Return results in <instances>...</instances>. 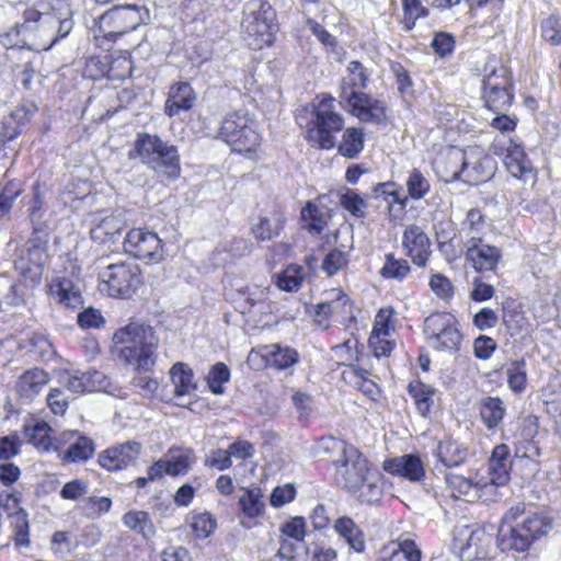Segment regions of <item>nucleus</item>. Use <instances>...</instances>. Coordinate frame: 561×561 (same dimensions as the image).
<instances>
[{
	"label": "nucleus",
	"instance_id": "bb28decb",
	"mask_svg": "<svg viewBox=\"0 0 561 561\" xmlns=\"http://www.w3.org/2000/svg\"><path fill=\"white\" fill-rule=\"evenodd\" d=\"M477 405L484 426L490 431L497 428L506 414L504 402L499 397H483Z\"/></svg>",
	"mask_w": 561,
	"mask_h": 561
},
{
	"label": "nucleus",
	"instance_id": "72a5a7b5",
	"mask_svg": "<svg viewBox=\"0 0 561 561\" xmlns=\"http://www.w3.org/2000/svg\"><path fill=\"white\" fill-rule=\"evenodd\" d=\"M453 323H456V318L448 312H434L426 317L423 332L430 345L432 346L435 342L439 341V337Z\"/></svg>",
	"mask_w": 561,
	"mask_h": 561
},
{
	"label": "nucleus",
	"instance_id": "2eb2a0df",
	"mask_svg": "<svg viewBox=\"0 0 561 561\" xmlns=\"http://www.w3.org/2000/svg\"><path fill=\"white\" fill-rule=\"evenodd\" d=\"M466 260L477 272H493L502 257L501 250L485 243L481 237L472 236L465 242Z\"/></svg>",
	"mask_w": 561,
	"mask_h": 561
},
{
	"label": "nucleus",
	"instance_id": "2f4dec72",
	"mask_svg": "<svg viewBox=\"0 0 561 561\" xmlns=\"http://www.w3.org/2000/svg\"><path fill=\"white\" fill-rule=\"evenodd\" d=\"M125 228V221L119 215L104 217L91 231V238L100 243L114 242Z\"/></svg>",
	"mask_w": 561,
	"mask_h": 561
},
{
	"label": "nucleus",
	"instance_id": "7c9ffc66",
	"mask_svg": "<svg viewBox=\"0 0 561 561\" xmlns=\"http://www.w3.org/2000/svg\"><path fill=\"white\" fill-rule=\"evenodd\" d=\"M263 357L267 366L280 370L298 363L299 354L293 347L273 344L264 347Z\"/></svg>",
	"mask_w": 561,
	"mask_h": 561
},
{
	"label": "nucleus",
	"instance_id": "0e129e2a",
	"mask_svg": "<svg viewBox=\"0 0 561 561\" xmlns=\"http://www.w3.org/2000/svg\"><path fill=\"white\" fill-rule=\"evenodd\" d=\"M374 196L375 198H382L383 201H386L389 207L396 203L404 205V199L400 198L399 190L394 182H385L377 184L374 187Z\"/></svg>",
	"mask_w": 561,
	"mask_h": 561
},
{
	"label": "nucleus",
	"instance_id": "09e8293b",
	"mask_svg": "<svg viewBox=\"0 0 561 561\" xmlns=\"http://www.w3.org/2000/svg\"><path fill=\"white\" fill-rule=\"evenodd\" d=\"M301 219L307 222L308 231L314 234H320L327 225L324 214L312 202H308L301 209Z\"/></svg>",
	"mask_w": 561,
	"mask_h": 561
},
{
	"label": "nucleus",
	"instance_id": "cd10ccee",
	"mask_svg": "<svg viewBox=\"0 0 561 561\" xmlns=\"http://www.w3.org/2000/svg\"><path fill=\"white\" fill-rule=\"evenodd\" d=\"M50 294L58 304L67 308H78L82 305V296L73 282L67 277H56L50 284Z\"/></svg>",
	"mask_w": 561,
	"mask_h": 561
},
{
	"label": "nucleus",
	"instance_id": "6e6552de",
	"mask_svg": "<svg viewBox=\"0 0 561 561\" xmlns=\"http://www.w3.org/2000/svg\"><path fill=\"white\" fill-rule=\"evenodd\" d=\"M46 239L38 236L35 228L26 243L16 250L14 268L26 287H35L41 283L44 264L47 259Z\"/></svg>",
	"mask_w": 561,
	"mask_h": 561
},
{
	"label": "nucleus",
	"instance_id": "de8ad7c7",
	"mask_svg": "<svg viewBox=\"0 0 561 561\" xmlns=\"http://www.w3.org/2000/svg\"><path fill=\"white\" fill-rule=\"evenodd\" d=\"M339 202L352 216L365 218L367 203L356 191L345 188V191L340 194Z\"/></svg>",
	"mask_w": 561,
	"mask_h": 561
},
{
	"label": "nucleus",
	"instance_id": "e433bc0d",
	"mask_svg": "<svg viewBox=\"0 0 561 561\" xmlns=\"http://www.w3.org/2000/svg\"><path fill=\"white\" fill-rule=\"evenodd\" d=\"M264 493L260 486L244 489V493L239 497V507L242 514L248 518H256L264 514L265 503Z\"/></svg>",
	"mask_w": 561,
	"mask_h": 561
},
{
	"label": "nucleus",
	"instance_id": "5701e85b",
	"mask_svg": "<svg viewBox=\"0 0 561 561\" xmlns=\"http://www.w3.org/2000/svg\"><path fill=\"white\" fill-rule=\"evenodd\" d=\"M105 376L100 371H87L66 374L61 377V383L72 393H82L85 391L101 390L105 387L103 383Z\"/></svg>",
	"mask_w": 561,
	"mask_h": 561
},
{
	"label": "nucleus",
	"instance_id": "37998d69",
	"mask_svg": "<svg viewBox=\"0 0 561 561\" xmlns=\"http://www.w3.org/2000/svg\"><path fill=\"white\" fill-rule=\"evenodd\" d=\"M513 89H482L485 106L495 113L507 111L514 99Z\"/></svg>",
	"mask_w": 561,
	"mask_h": 561
},
{
	"label": "nucleus",
	"instance_id": "4c0bfd02",
	"mask_svg": "<svg viewBox=\"0 0 561 561\" xmlns=\"http://www.w3.org/2000/svg\"><path fill=\"white\" fill-rule=\"evenodd\" d=\"M408 392L414 400L417 411L422 416H427L433 405V397L436 389L421 380L411 381L408 385Z\"/></svg>",
	"mask_w": 561,
	"mask_h": 561
},
{
	"label": "nucleus",
	"instance_id": "603ef678",
	"mask_svg": "<svg viewBox=\"0 0 561 561\" xmlns=\"http://www.w3.org/2000/svg\"><path fill=\"white\" fill-rule=\"evenodd\" d=\"M507 382L512 391L520 393L526 388L527 374L524 359L514 360L507 367Z\"/></svg>",
	"mask_w": 561,
	"mask_h": 561
},
{
	"label": "nucleus",
	"instance_id": "f03ea898",
	"mask_svg": "<svg viewBox=\"0 0 561 561\" xmlns=\"http://www.w3.org/2000/svg\"><path fill=\"white\" fill-rule=\"evenodd\" d=\"M551 528L552 522L547 515L527 510L524 503H517L502 518L497 545L502 551L524 552Z\"/></svg>",
	"mask_w": 561,
	"mask_h": 561
},
{
	"label": "nucleus",
	"instance_id": "e2e57ef3",
	"mask_svg": "<svg viewBox=\"0 0 561 561\" xmlns=\"http://www.w3.org/2000/svg\"><path fill=\"white\" fill-rule=\"evenodd\" d=\"M541 35L550 44L561 45V19L550 15L541 22Z\"/></svg>",
	"mask_w": 561,
	"mask_h": 561
},
{
	"label": "nucleus",
	"instance_id": "13d9d810",
	"mask_svg": "<svg viewBox=\"0 0 561 561\" xmlns=\"http://www.w3.org/2000/svg\"><path fill=\"white\" fill-rule=\"evenodd\" d=\"M230 379V370L228 366L224 363H217L213 366L210 369L208 377H207V383L210 389V391L214 394H222L224 393V387L222 385Z\"/></svg>",
	"mask_w": 561,
	"mask_h": 561
},
{
	"label": "nucleus",
	"instance_id": "a19ab883",
	"mask_svg": "<svg viewBox=\"0 0 561 561\" xmlns=\"http://www.w3.org/2000/svg\"><path fill=\"white\" fill-rule=\"evenodd\" d=\"M194 459L195 454L192 449H170L164 459L167 463V474L173 477L185 474Z\"/></svg>",
	"mask_w": 561,
	"mask_h": 561
},
{
	"label": "nucleus",
	"instance_id": "4468645a",
	"mask_svg": "<svg viewBox=\"0 0 561 561\" xmlns=\"http://www.w3.org/2000/svg\"><path fill=\"white\" fill-rule=\"evenodd\" d=\"M343 101L350 105L352 114L364 123L379 125L386 121V104L382 100L352 90Z\"/></svg>",
	"mask_w": 561,
	"mask_h": 561
},
{
	"label": "nucleus",
	"instance_id": "a878e982",
	"mask_svg": "<svg viewBox=\"0 0 561 561\" xmlns=\"http://www.w3.org/2000/svg\"><path fill=\"white\" fill-rule=\"evenodd\" d=\"M468 447L451 438L440 440L436 448V456L443 467L453 468L462 465L468 458Z\"/></svg>",
	"mask_w": 561,
	"mask_h": 561
},
{
	"label": "nucleus",
	"instance_id": "473e14b6",
	"mask_svg": "<svg viewBox=\"0 0 561 561\" xmlns=\"http://www.w3.org/2000/svg\"><path fill=\"white\" fill-rule=\"evenodd\" d=\"M347 76L341 84L340 98L343 100L350 91L356 89H366L369 81V72L367 68L358 60H352L347 68Z\"/></svg>",
	"mask_w": 561,
	"mask_h": 561
},
{
	"label": "nucleus",
	"instance_id": "f8f14e48",
	"mask_svg": "<svg viewBox=\"0 0 561 561\" xmlns=\"http://www.w3.org/2000/svg\"><path fill=\"white\" fill-rule=\"evenodd\" d=\"M459 536L454 538L453 549L458 552L461 561H474L488 556L491 535L486 534L484 529H470L465 526L459 531Z\"/></svg>",
	"mask_w": 561,
	"mask_h": 561
},
{
	"label": "nucleus",
	"instance_id": "c85d7f7f",
	"mask_svg": "<svg viewBox=\"0 0 561 561\" xmlns=\"http://www.w3.org/2000/svg\"><path fill=\"white\" fill-rule=\"evenodd\" d=\"M456 160L461 162V168L459 171H455L451 179L460 180L462 179L465 182L470 184H479L484 182L486 179L491 176V173L483 172L485 164L490 162L489 158H483L477 160L470 167V162L466 157V152L457 153L455 157Z\"/></svg>",
	"mask_w": 561,
	"mask_h": 561
},
{
	"label": "nucleus",
	"instance_id": "423d86ee",
	"mask_svg": "<svg viewBox=\"0 0 561 561\" xmlns=\"http://www.w3.org/2000/svg\"><path fill=\"white\" fill-rule=\"evenodd\" d=\"M344 127L343 116L334 110V99L322 96L312 113L307 138L321 149H331L335 146L334 134Z\"/></svg>",
	"mask_w": 561,
	"mask_h": 561
},
{
	"label": "nucleus",
	"instance_id": "f704fd0d",
	"mask_svg": "<svg viewBox=\"0 0 561 561\" xmlns=\"http://www.w3.org/2000/svg\"><path fill=\"white\" fill-rule=\"evenodd\" d=\"M445 481L454 493L457 492L458 495L468 496L470 500L480 497L481 493L488 490L483 486V480L473 481L470 478L450 472L445 474Z\"/></svg>",
	"mask_w": 561,
	"mask_h": 561
},
{
	"label": "nucleus",
	"instance_id": "4be33fe9",
	"mask_svg": "<svg viewBox=\"0 0 561 561\" xmlns=\"http://www.w3.org/2000/svg\"><path fill=\"white\" fill-rule=\"evenodd\" d=\"M504 164L507 171L514 176L524 182L534 176V167L526 156L522 145L510 141L506 149Z\"/></svg>",
	"mask_w": 561,
	"mask_h": 561
},
{
	"label": "nucleus",
	"instance_id": "6ab92c4d",
	"mask_svg": "<svg viewBox=\"0 0 561 561\" xmlns=\"http://www.w3.org/2000/svg\"><path fill=\"white\" fill-rule=\"evenodd\" d=\"M50 378L48 373L41 368L25 370L15 383L19 398L24 402L33 401L48 385Z\"/></svg>",
	"mask_w": 561,
	"mask_h": 561
},
{
	"label": "nucleus",
	"instance_id": "052dcab7",
	"mask_svg": "<svg viewBox=\"0 0 561 561\" xmlns=\"http://www.w3.org/2000/svg\"><path fill=\"white\" fill-rule=\"evenodd\" d=\"M191 527L197 538H207L215 531L217 523L210 513L204 512L193 517Z\"/></svg>",
	"mask_w": 561,
	"mask_h": 561
},
{
	"label": "nucleus",
	"instance_id": "8fccbe9b",
	"mask_svg": "<svg viewBox=\"0 0 561 561\" xmlns=\"http://www.w3.org/2000/svg\"><path fill=\"white\" fill-rule=\"evenodd\" d=\"M302 278V268L298 265H289L277 275L276 285L285 291H297L301 286Z\"/></svg>",
	"mask_w": 561,
	"mask_h": 561
},
{
	"label": "nucleus",
	"instance_id": "79ce46f5",
	"mask_svg": "<svg viewBox=\"0 0 561 561\" xmlns=\"http://www.w3.org/2000/svg\"><path fill=\"white\" fill-rule=\"evenodd\" d=\"M356 492H359L358 500L363 503L376 504L380 502L383 495V482L379 473L370 471Z\"/></svg>",
	"mask_w": 561,
	"mask_h": 561
},
{
	"label": "nucleus",
	"instance_id": "680f3d73",
	"mask_svg": "<svg viewBox=\"0 0 561 561\" xmlns=\"http://www.w3.org/2000/svg\"><path fill=\"white\" fill-rule=\"evenodd\" d=\"M485 228L484 217L480 209L472 208L467 213L466 219L462 222V231L472 238V236L481 237Z\"/></svg>",
	"mask_w": 561,
	"mask_h": 561
},
{
	"label": "nucleus",
	"instance_id": "bf43d9fd",
	"mask_svg": "<svg viewBox=\"0 0 561 561\" xmlns=\"http://www.w3.org/2000/svg\"><path fill=\"white\" fill-rule=\"evenodd\" d=\"M348 264V254L339 249L330 251L323 259L321 268L328 276H333Z\"/></svg>",
	"mask_w": 561,
	"mask_h": 561
},
{
	"label": "nucleus",
	"instance_id": "9d476101",
	"mask_svg": "<svg viewBox=\"0 0 561 561\" xmlns=\"http://www.w3.org/2000/svg\"><path fill=\"white\" fill-rule=\"evenodd\" d=\"M219 135L236 151H250L260 141L259 135L248 125L247 115L240 112L225 117Z\"/></svg>",
	"mask_w": 561,
	"mask_h": 561
},
{
	"label": "nucleus",
	"instance_id": "69168bd1",
	"mask_svg": "<svg viewBox=\"0 0 561 561\" xmlns=\"http://www.w3.org/2000/svg\"><path fill=\"white\" fill-rule=\"evenodd\" d=\"M391 71L396 77L398 91L402 96L411 95L413 92V82L409 71L399 62L391 65Z\"/></svg>",
	"mask_w": 561,
	"mask_h": 561
},
{
	"label": "nucleus",
	"instance_id": "20e7f679",
	"mask_svg": "<svg viewBox=\"0 0 561 561\" xmlns=\"http://www.w3.org/2000/svg\"><path fill=\"white\" fill-rule=\"evenodd\" d=\"M149 18L145 7L136 4L115 5L100 15L94 36L102 38L101 46L114 43L124 34L136 30Z\"/></svg>",
	"mask_w": 561,
	"mask_h": 561
},
{
	"label": "nucleus",
	"instance_id": "338daca9",
	"mask_svg": "<svg viewBox=\"0 0 561 561\" xmlns=\"http://www.w3.org/2000/svg\"><path fill=\"white\" fill-rule=\"evenodd\" d=\"M280 531L288 538L302 541L306 535V522L304 517H293L280 526Z\"/></svg>",
	"mask_w": 561,
	"mask_h": 561
},
{
	"label": "nucleus",
	"instance_id": "dca6fc26",
	"mask_svg": "<svg viewBox=\"0 0 561 561\" xmlns=\"http://www.w3.org/2000/svg\"><path fill=\"white\" fill-rule=\"evenodd\" d=\"M141 449L139 442L127 440L102 451L99 455V463L108 471L123 470L136 463Z\"/></svg>",
	"mask_w": 561,
	"mask_h": 561
},
{
	"label": "nucleus",
	"instance_id": "c03bdc74",
	"mask_svg": "<svg viewBox=\"0 0 561 561\" xmlns=\"http://www.w3.org/2000/svg\"><path fill=\"white\" fill-rule=\"evenodd\" d=\"M123 523L129 529L141 534L145 538H151L156 535V528L147 512H127L123 516Z\"/></svg>",
	"mask_w": 561,
	"mask_h": 561
},
{
	"label": "nucleus",
	"instance_id": "c9c22d12",
	"mask_svg": "<svg viewBox=\"0 0 561 561\" xmlns=\"http://www.w3.org/2000/svg\"><path fill=\"white\" fill-rule=\"evenodd\" d=\"M422 552L411 539H404L392 543L382 551V558L378 561H421Z\"/></svg>",
	"mask_w": 561,
	"mask_h": 561
},
{
	"label": "nucleus",
	"instance_id": "a18cd8bd",
	"mask_svg": "<svg viewBox=\"0 0 561 561\" xmlns=\"http://www.w3.org/2000/svg\"><path fill=\"white\" fill-rule=\"evenodd\" d=\"M94 443L85 436H79L62 454V460L66 462L87 461L94 454Z\"/></svg>",
	"mask_w": 561,
	"mask_h": 561
},
{
	"label": "nucleus",
	"instance_id": "c756f323",
	"mask_svg": "<svg viewBox=\"0 0 561 561\" xmlns=\"http://www.w3.org/2000/svg\"><path fill=\"white\" fill-rule=\"evenodd\" d=\"M334 530L344 539L351 550L357 553L365 551L364 533L352 518L346 516L339 517L334 523Z\"/></svg>",
	"mask_w": 561,
	"mask_h": 561
},
{
	"label": "nucleus",
	"instance_id": "5fc2aeb1",
	"mask_svg": "<svg viewBox=\"0 0 561 561\" xmlns=\"http://www.w3.org/2000/svg\"><path fill=\"white\" fill-rule=\"evenodd\" d=\"M14 545L18 548H27L30 546V525L27 513L20 508L14 514Z\"/></svg>",
	"mask_w": 561,
	"mask_h": 561
},
{
	"label": "nucleus",
	"instance_id": "ea45409f",
	"mask_svg": "<svg viewBox=\"0 0 561 561\" xmlns=\"http://www.w3.org/2000/svg\"><path fill=\"white\" fill-rule=\"evenodd\" d=\"M170 374L176 397L187 396L196 389V383L193 381V371L187 365L176 363L172 366Z\"/></svg>",
	"mask_w": 561,
	"mask_h": 561
},
{
	"label": "nucleus",
	"instance_id": "39448f33",
	"mask_svg": "<svg viewBox=\"0 0 561 561\" xmlns=\"http://www.w3.org/2000/svg\"><path fill=\"white\" fill-rule=\"evenodd\" d=\"M243 14L242 27L249 45L257 49L272 45L278 30L273 7L265 0H252L247 3Z\"/></svg>",
	"mask_w": 561,
	"mask_h": 561
},
{
	"label": "nucleus",
	"instance_id": "9b49d317",
	"mask_svg": "<svg viewBox=\"0 0 561 561\" xmlns=\"http://www.w3.org/2000/svg\"><path fill=\"white\" fill-rule=\"evenodd\" d=\"M123 244L126 253L147 263H158L164 256L162 241L152 231L131 229L127 232Z\"/></svg>",
	"mask_w": 561,
	"mask_h": 561
},
{
	"label": "nucleus",
	"instance_id": "774afa93",
	"mask_svg": "<svg viewBox=\"0 0 561 561\" xmlns=\"http://www.w3.org/2000/svg\"><path fill=\"white\" fill-rule=\"evenodd\" d=\"M496 342L488 335H479L473 341L474 356L479 359L486 360L496 351Z\"/></svg>",
	"mask_w": 561,
	"mask_h": 561
},
{
	"label": "nucleus",
	"instance_id": "3c124183",
	"mask_svg": "<svg viewBox=\"0 0 561 561\" xmlns=\"http://www.w3.org/2000/svg\"><path fill=\"white\" fill-rule=\"evenodd\" d=\"M112 500L107 496H89L80 505L82 514L90 518H99L111 510Z\"/></svg>",
	"mask_w": 561,
	"mask_h": 561
},
{
	"label": "nucleus",
	"instance_id": "4d7b16f0",
	"mask_svg": "<svg viewBox=\"0 0 561 561\" xmlns=\"http://www.w3.org/2000/svg\"><path fill=\"white\" fill-rule=\"evenodd\" d=\"M462 340V334L457 328V322L453 323L445 333L435 342L432 347L443 352H456L459 350Z\"/></svg>",
	"mask_w": 561,
	"mask_h": 561
},
{
	"label": "nucleus",
	"instance_id": "7ed1b4c3",
	"mask_svg": "<svg viewBox=\"0 0 561 561\" xmlns=\"http://www.w3.org/2000/svg\"><path fill=\"white\" fill-rule=\"evenodd\" d=\"M128 158H139L161 180L173 181L181 175L178 147L162 140L158 135L138 134Z\"/></svg>",
	"mask_w": 561,
	"mask_h": 561
},
{
	"label": "nucleus",
	"instance_id": "ddd939ff",
	"mask_svg": "<svg viewBox=\"0 0 561 561\" xmlns=\"http://www.w3.org/2000/svg\"><path fill=\"white\" fill-rule=\"evenodd\" d=\"M24 22L18 25V33L21 30L31 28V23H38L39 27H48L55 31L50 44L45 49H50L57 42L67 37L72 27L73 21L71 18H60L56 12L41 13L35 9H26L23 13Z\"/></svg>",
	"mask_w": 561,
	"mask_h": 561
},
{
	"label": "nucleus",
	"instance_id": "f3484780",
	"mask_svg": "<svg viewBox=\"0 0 561 561\" xmlns=\"http://www.w3.org/2000/svg\"><path fill=\"white\" fill-rule=\"evenodd\" d=\"M402 244L414 264L424 267L431 253V242L424 230L416 226H408L402 236Z\"/></svg>",
	"mask_w": 561,
	"mask_h": 561
},
{
	"label": "nucleus",
	"instance_id": "6e6d98bb",
	"mask_svg": "<svg viewBox=\"0 0 561 561\" xmlns=\"http://www.w3.org/2000/svg\"><path fill=\"white\" fill-rule=\"evenodd\" d=\"M49 431V425L44 421L36 422L32 426H25L28 442L35 447L43 449H48L50 445Z\"/></svg>",
	"mask_w": 561,
	"mask_h": 561
},
{
	"label": "nucleus",
	"instance_id": "1a4fd4ad",
	"mask_svg": "<svg viewBox=\"0 0 561 561\" xmlns=\"http://www.w3.org/2000/svg\"><path fill=\"white\" fill-rule=\"evenodd\" d=\"M99 277L112 297L130 298L142 285L139 266L128 262L108 264L99 273Z\"/></svg>",
	"mask_w": 561,
	"mask_h": 561
},
{
	"label": "nucleus",
	"instance_id": "393cba45",
	"mask_svg": "<svg viewBox=\"0 0 561 561\" xmlns=\"http://www.w3.org/2000/svg\"><path fill=\"white\" fill-rule=\"evenodd\" d=\"M316 314L340 322L354 319L353 305L350 298L342 293H339L334 299L318 304Z\"/></svg>",
	"mask_w": 561,
	"mask_h": 561
},
{
	"label": "nucleus",
	"instance_id": "b1692460",
	"mask_svg": "<svg viewBox=\"0 0 561 561\" xmlns=\"http://www.w3.org/2000/svg\"><path fill=\"white\" fill-rule=\"evenodd\" d=\"M195 94L187 82H179L171 87L169 98L164 105V112L170 117L178 115L181 111L190 110L195 102Z\"/></svg>",
	"mask_w": 561,
	"mask_h": 561
},
{
	"label": "nucleus",
	"instance_id": "f257e3e1",
	"mask_svg": "<svg viewBox=\"0 0 561 561\" xmlns=\"http://www.w3.org/2000/svg\"><path fill=\"white\" fill-rule=\"evenodd\" d=\"M113 341L122 344L118 356L126 364L133 365L136 375L131 386L144 398H153L159 381L150 374L157 362L159 339L149 325L131 322L114 333Z\"/></svg>",
	"mask_w": 561,
	"mask_h": 561
},
{
	"label": "nucleus",
	"instance_id": "0eeeda50",
	"mask_svg": "<svg viewBox=\"0 0 561 561\" xmlns=\"http://www.w3.org/2000/svg\"><path fill=\"white\" fill-rule=\"evenodd\" d=\"M331 440L334 447L341 449L339 458L333 461L336 483L350 492H356L371 471L369 462L355 446L344 440Z\"/></svg>",
	"mask_w": 561,
	"mask_h": 561
},
{
	"label": "nucleus",
	"instance_id": "412c9836",
	"mask_svg": "<svg viewBox=\"0 0 561 561\" xmlns=\"http://www.w3.org/2000/svg\"><path fill=\"white\" fill-rule=\"evenodd\" d=\"M482 89L514 88L511 71L496 56H489L481 70Z\"/></svg>",
	"mask_w": 561,
	"mask_h": 561
},
{
	"label": "nucleus",
	"instance_id": "aec40b11",
	"mask_svg": "<svg viewBox=\"0 0 561 561\" xmlns=\"http://www.w3.org/2000/svg\"><path fill=\"white\" fill-rule=\"evenodd\" d=\"M388 473L403 477L412 482L421 481L425 476L424 465L417 455L408 454L383 462Z\"/></svg>",
	"mask_w": 561,
	"mask_h": 561
},
{
	"label": "nucleus",
	"instance_id": "58836bf2",
	"mask_svg": "<svg viewBox=\"0 0 561 561\" xmlns=\"http://www.w3.org/2000/svg\"><path fill=\"white\" fill-rule=\"evenodd\" d=\"M364 149V133L359 128H346L337 145V151L347 159L356 158Z\"/></svg>",
	"mask_w": 561,
	"mask_h": 561
},
{
	"label": "nucleus",
	"instance_id": "49530a36",
	"mask_svg": "<svg viewBox=\"0 0 561 561\" xmlns=\"http://www.w3.org/2000/svg\"><path fill=\"white\" fill-rule=\"evenodd\" d=\"M411 267L407 260L396 259L393 253L385 255V264L379 274L386 279H396L402 282L410 273Z\"/></svg>",
	"mask_w": 561,
	"mask_h": 561
},
{
	"label": "nucleus",
	"instance_id": "864d4df0",
	"mask_svg": "<svg viewBox=\"0 0 561 561\" xmlns=\"http://www.w3.org/2000/svg\"><path fill=\"white\" fill-rule=\"evenodd\" d=\"M408 193L413 199H421L430 192V181L419 169H413L405 182Z\"/></svg>",
	"mask_w": 561,
	"mask_h": 561
},
{
	"label": "nucleus",
	"instance_id": "a211bd4d",
	"mask_svg": "<svg viewBox=\"0 0 561 561\" xmlns=\"http://www.w3.org/2000/svg\"><path fill=\"white\" fill-rule=\"evenodd\" d=\"M510 448L505 444H500L494 447L489 458V480L483 482V486L489 489L505 485L510 480Z\"/></svg>",
	"mask_w": 561,
	"mask_h": 561
}]
</instances>
